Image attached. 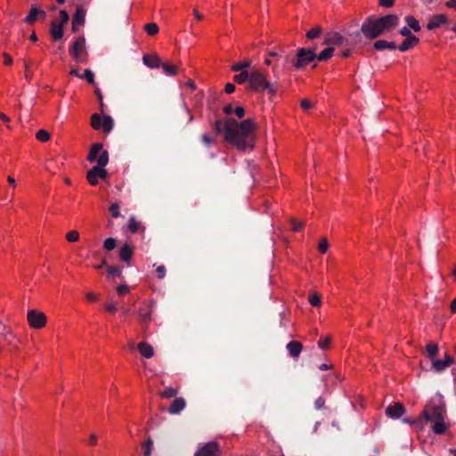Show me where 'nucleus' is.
Returning <instances> with one entry per match:
<instances>
[{"mask_svg":"<svg viewBox=\"0 0 456 456\" xmlns=\"http://www.w3.org/2000/svg\"><path fill=\"white\" fill-rule=\"evenodd\" d=\"M448 22V18L445 14H436L430 17L428 23L427 24V28L428 30H434L439 28L443 24H446Z\"/></svg>","mask_w":456,"mask_h":456,"instance_id":"4468645a","label":"nucleus"},{"mask_svg":"<svg viewBox=\"0 0 456 456\" xmlns=\"http://www.w3.org/2000/svg\"><path fill=\"white\" fill-rule=\"evenodd\" d=\"M103 247L106 250L110 251L116 248V240L114 238H108L104 240Z\"/></svg>","mask_w":456,"mask_h":456,"instance_id":"c03bdc74","label":"nucleus"},{"mask_svg":"<svg viewBox=\"0 0 456 456\" xmlns=\"http://www.w3.org/2000/svg\"><path fill=\"white\" fill-rule=\"evenodd\" d=\"M167 76H175L176 73V67L168 63H161L160 65Z\"/></svg>","mask_w":456,"mask_h":456,"instance_id":"4c0bfd02","label":"nucleus"},{"mask_svg":"<svg viewBox=\"0 0 456 456\" xmlns=\"http://www.w3.org/2000/svg\"><path fill=\"white\" fill-rule=\"evenodd\" d=\"M177 394L178 389L169 387L165 388V390H163L162 392H160L159 395L162 398H172L176 396Z\"/></svg>","mask_w":456,"mask_h":456,"instance_id":"2f4dec72","label":"nucleus"},{"mask_svg":"<svg viewBox=\"0 0 456 456\" xmlns=\"http://www.w3.org/2000/svg\"><path fill=\"white\" fill-rule=\"evenodd\" d=\"M201 141H202V142H203V143H205L206 145H209V144H211V143L214 142L213 138H212V137H210V136H209V135H208V134H202V135H201Z\"/></svg>","mask_w":456,"mask_h":456,"instance_id":"0e129e2a","label":"nucleus"},{"mask_svg":"<svg viewBox=\"0 0 456 456\" xmlns=\"http://www.w3.org/2000/svg\"><path fill=\"white\" fill-rule=\"evenodd\" d=\"M2 338L4 341H6L8 344H12V338H14V335L11 330H7L6 332L2 333Z\"/></svg>","mask_w":456,"mask_h":456,"instance_id":"603ef678","label":"nucleus"},{"mask_svg":"<svg viewBox=\"0 0 456 456\" xmlns=\"http://www.w3.org/2000/svg\"><path fill=\"white\" fill-rule=\"evenodd\" d=\"M137 349L140 352V354L145 358L149 359L154 355L153 347L146 342H140L137 345Z\"/></svg>","mask_w":456,"mask_h":456,"instance_id":"4be33fe9","label":"nucleus"},{"mask_svg":"<svg viewBox=\"0 0 456 456\" xmlns=\"http://www.w3.org/2000/svg\"><path fill=\"white\" fill-rule=\"evenodd\" d=\"M86 299L90 302H95L98 300V296L95 293L89 292L86 294Z\"/></svg>","mask_w":456,"mask_h":456,"instance_id":"338daca9","label":"nucleus"},{"mask_svg":"<svg viewBox=\"0 0 456 456\" xmlns=\"http://www.w3.org/2000/svg\"><path fill=\"white\" fill-rule=\"evenodd\" d=\"M39 9L36 5H32L28 14L24 19L27 24H33L38 19Z\"/></svg>","mask_w":456,"mask_h":456,"instance_id":"a878e982","label":"nucleus"},{"mask_svg":"<svg viewBox=\"0 0 456 456\" xmlns=\"http://www.w3.org/2000/svg\"><path fill=\"white\" fill-rule=\"evenodd\" d=\"M399 34L403 37H404L405 38L406 37H414L415 35H413L410 29V28L408 26L406 27H403L400 30H399Z\"/></svg>","mask_w":456,"mask_h":456,"instance_id":"864d4df0","label":"nucleus"},{"mask_svg":"<svg viewBox=\"0 0 456 456\" xmlns=\"http://www.w3.org/2000/svg\"><path fill=\"white\" fill-rule=\"evenodd\" d=\"M69 53L73 60L80 63H87L88 53L86 49V38L77 37L69 48Z\"/></svg>","mask_w":456,"mask_h":456,"instance_id":"39448f33","label":"nucleus"},{"mask_svg":"<svg viewBox=\"0 0 456 456\" xmlns=\"http://www.w3.org/2000/svg\"><path fill=\"white\" fill-rule=\"evenodd\" d=\"M128 291H129V288L127 285H119L117 287V292L120 296L126 294Z\"/></svg>","mask_w":456,"mask_h":456,"instance_id":"bf43d9fd","label":"nucleus"},{"mask_svg":"<svg viewBox=\"0 0 456 456\" xmlns=\"http://www.w3.org/2000/svg\"><path fill=\"white\" fill-rule=\"evenodd\" d=\"M235 88H236V87H235V86H234L233 84H232V83H227V84L225 85V89H224V90H225V93H226V94H232V93H233V92L235 91Z\"/></svg>","mask_w":456,"mask_h":456,"instance_id":"69168bd1","label":"nucleus"},{"mask_svg":"<svg viewBox=\"0 0 456 456\" xmlns=\"http://www.w3.org/2000/svg\"><path fill=\"white\" fill-rule=\"evenodd\" d=\"M153 441L151 438H148L146 442L142 444V447L144 449L143 456H150L151 454V449H152Z\"/></svg>","mask_w":456,"mask_h":456,"instance_id":"ea45409f","label":"nucleus"},{"mask_svg":"<svg viewBox=\"0 0 456 456\" xmlns=\"http://www.w3.org/2000/svg\"><path fill=\"white\" fill-rule=\"evenodd\" d=\"M248 87L255 92L267 90L268 94L272 96L277 92L274 84L267 81L265 75L257 69L250 71Z\"/></svg>","mask_w":456,"mask_h":456,"instance_id":"7ed1b4c3","label":"nucleus"},{"mask_svg":"<svg viewBox=\"0 0 456 456\" xmlns=\"http://www.w3.org/2000/svg\"><path fill=\"white\" fill-rule=\"evenodd\" d=\"M405 412V408L403 403H395L394 405H389L386 409V414L392 419H398Z\"/></svg>","mask_w":456,"mask_h":456,"instance_id":"ddd939ff","label":"nucleus"},{"mask_svg":"<svg viewBox=\"0 0 456 456\" xmlns=\"http://www.w3.org/2000/svg\"><path fill=\"white\" fill-rule=\"evenodd\" d=\"M319 251L322 253V254H324L327 252L328 248H329V243H328V240L326 239H323L320 244H319Z\"/></svg>","mask_w":456,"mask_h":456,"instance_id":"5fc2aeb1","label":"nucleus"},{"mask_svg":"<svg viewBox=\"0 0 456 456\" xmlns=\"http://www.w3.org/2000/svg\"><path fill=\"white\" fill-rule=\"evenodd\" d=\"M144 29L149 36H155L159 32V26L156 23H147Z\"/></svg>","mask_w":456,"mask_h":456,"instance_id":"72a5a7b5","label":"nucleus"},{"mask_svg":"<svg viewBox=\"0 0 456 456\" xmlns=\"http://www.w3.org/2000/svg\"><path fill=\"white\" fill-rule=\"evenodd\" d=\"M60 19H61V22L59 24H62V26H64L66 23H68V21L69 20V15L65 10H61L60 11Z\"/></svg>","mask_w":456,"mask_h":456,"instance_id":"3c124183","label":"nucleus"},{"mask_svg":"<svg viewBox=\"0 0 456 456\" xmlns=\"http://www.w3.org/2000/svg\"><path fill=\"white\" fill-rule=\"evenodd\" d=\"M454 362V358L450 354H445L444 360L435 359L431 363V370L436 373H441L444 371Z\"/></svg>","mask_w":456,"mask_h":456,"instance_id":"9b49d317","label":"nucleus"},{"mask_svg":"<svg viewBox=\"0 0 456 456\" xmlns=\"http://www.w3.org/2000/svg\"><path fill=\"white\" fill-rule=\"evenodd\" d=\"M213 128L216 134H223L225 142L240 151L254 148L256 124L251 118L240 123L232 118L217 119Z\"/></svg>","mask_w":456,"mask_h":456,"instance_id":"f257e3e1","label":"nucleus"},{"mask_svg":"<svg viewBox=\"0 0 456 456\" xmlns=\"http://www.w3.org/2000/svg\"><path fill=\"white\" fill-rule=\"evenodd\" d=\"M128 230L132 233H135L140 230V224L135 220L134 216H131L129 219Z\"/></svg>","mask_w":456,"mask_h":456,"instance_id":"e433bc0d","label":"nucleus"},{"mask_svg":"<svg viewBox=\"0 0 456 456\" xmlns=\"http://www.w3.org/2000/svg\"><path fill=\"white\" fill-rule=\"evenodd\" d=\"M104 307L108 312L112 314H114L117 311V305L115 303L104 304Z\"/></svg>","mask_w":456,"mask_h":456,"instance_id":"052dcab7","label":"nucleus"},{"mask_svg":"<svg viewBox=\"0 0 456 456\" xmlns=\"http://www.w3.org/2000/svg\"><path fill=\"white\" fill-rule=\"evenodd\" d=\"M142 61L147 67L151 69H156L161 65V61L157 55L144 54L142 57Z\"/></svg>","mask_w":456,"mask_h":456,"instance_id":"412c9836","label":"nucleus"},{"mask_svg":"<svg viewBox=\"0 0 456 456\" xmlns=\"http://www.w3.org/2000/svg\"><path fill=\"white\" fill-rule=\"evenodd\" d=\"M301 108L305 110H307L312 108V102L308 101L307 99H303L301 101Z\"/></svg>","mask_w":456,"mask_h":456,"instance_id":"680f3d73","label":"nucleus"},{"mask_svg":"<svg viewBox=\"0 0 456 456\" xmlns=\"http://www.w3.org/2000/svg\"><path fill=\"white\" fill-rule=\"evenodd\" d=\"M28 322L33 329H42L46 323V316L43 312L30 310L28 312Z\"/></svg>","mask_w":456,"mask_h":456,"instance_id":"6e6552de","label":"nucleus"},{"mask_svg":"<svg viewBox=\"0 0 456 456\" xmlns=\"http://www.w3.org/2000/svg\"><path fill=\"white\" fill-rule=\"evenodd\" d=\"M66 239L69 242H75L79 240V233L76 230H71L66 234Z\"/></svg>","mask_w":456,"mask_h":456,"instance_id":"79ce46f5","label":"nucleus"},{"mask_svg":"<svg viewBox=\"0 0 456 456\" xmlns=\"http://www.w3.org/2000/svg\"><path fill=\"white\" fill-rule=\"evenodd\" d=\"M361 32L365 38L370 40L375 39L384 34L377 18L373 16L366 18L361 26Z\"/></svg>","mask_w":456,"mask_h":456,"instance_id":"20e7f679","label":"nucleus"},{"mask_svg":"<svg viewBox=\"0 0 456 456\" xmlns=\"http://www.w3.org/2000/svg\"><path fill=\"white\" fill-rule=\"evenodd\" d=\"M194 456H220V446L215 441L208 442L200 448Z\"/></svg>","mask_w":456,"mask_h":456,"instance_id":"1a4fd4ad","label":"nucleus"},{"mask_svg":"<svg viewBox=\"0 0 456 456\" xmlns=\"http://www.w3.org/2000/svg\"><path fill=\"white\" fill-rule=\"evenodd\" d=\"M81 78H85L90 85L94 86L95 80H94V72L89 69H86L84 74L82 75Z\"/></svg>","mask_w":456,"mask_h":456,"instance_id":"f704fd0d","label":"nucleus"},{"mask_svg":"<svg viewBox=\"0 0 456 456\" xmlns=\"http://www.w3.org/2000/svg\"><path fill=\"white\" fill-rule=\"evenodd\" d=\"M139 317L144 326H147L151 321V310L147 307H140L138 311Z\"/></svg>","mask_w":456,"mask_h":456,"instance_id":"b1692460","label":"nucleus"},{"mask_svg":"<svg viewBox=\"0 0 456 456\" xmlns=\"http://www.w3.org/2000/svg\"><path fill=\"white\" fill-rule=\"evenodd\" d=\"M348 40L342 37L338 32H331L328 34L325 37L324 44L325 45H346Z\"/></svg>","mask_w":456,"mask_h":456,"instance_id":"f8f14e48","label":"nucleus"},{"mask_svg":"<svg viewBox=\"0 0 456 456\" xmlns=\"http://www.w3.org/2000/svg\"><path fill=\"white\" fill-rule=\"evenodd\" d=\"M50 133L45 129H40L36 134V138L40 142H47L50 139Z\"/></svg>","mask_w":456,"mask_h":456,"instance_id":"c9c22d12","label":"nucleus"},{"mask_svg":"<svg viewBox=\"0 0 456 456\" xmlns=\"http://www.w3.org/2000/svg\"><path fill=\"white\" fill-rule=\"evenodd\" d=\"M334 48L327 47L322 50L318 55H316V59L318 61H328L333 55Z\"/></svg>","mask_w":456,"mask_h":456,"instance_id":"cd10ccee","label":"nucleus"},{"mask_svg":"<svg viewBox=\"0 0 456 456\" xmlns=\"http://www.w3.org/2000/svg\"><path fill=\"white\" fill-rule=\"evenodd\" d=\"M236 116L240 118H242L245 116V110L242 107H237L234 110Z\"/></svg>","mask_w":456,"mask_h":456,"instance_id":"e2e57ef3","label":"nucleus"},{"mask_svg":"<svg viewBox=\"0 0 456 456\" xmlns=\"http://www.w3.org/2000/svg\"><path fill=\"white\" fill-rule=\"evenodd\" d=\"M324 404H325V400L324 398H322V396L318 397L315 401H314V408L316 410H321L324 407Z\"/></svg>","mask_w":456,"mask_h":456,"instance_id":"4d7b16f0","label":"nucleus"},{"mask_svg":"<svg viewBox=\"0 0 456 456\" xmlns=\"http://www.w3.org/2000/svg\"><path fill=\"white\" fill-rule=\"evenodd\" d=\"M314 51V48H299L296 57L291 60L293 66L298 69L305 67L307 64L314 61L316 59Z\"/></svg>","mask_w":456,"mask_h":456,"instance_id":"423d86ee","label":"nucleus"},{"mask_svg":"<svg viewBox=\"0 0 456 456\" xmlns=\"http://www.w3.org/2000/svg\"><path fill=\"white\" fill-rule=\"evenodd\" d=\"M63 33H64V30H63L62 24H58L55 20H53L51 22V29H50V34H51L52 37L54 40H59L63 37Z\"/></svg>","mask_w":456,"mask_h":456,"instance_id":"aec40b11","label":"nucleus"},{"mask_svg":"<svg viewBox=\"0 0 456 456\" xmlns=\"http://www.w3.org/2000/svg\"><path fill=\"white\" fill-rule=\"evenodd\" d=\"M373 47L379 51L387 49V40H378L374 43Z\"/></svg>","mask_w":456,"mask_h":456,"instance_id":"49530a36","label":"nucleus"},{"mask_svg":"<svg viewBox=\"0 0 456 456\" xmlns=\"http://www.w3.org/2000/svg\"><path fill=\"white\" fill-rule=\"evenodd\" d=\"M3 56H4V64L5 65H12V58L11 57V55H9L6 53H4Z\"/></svg>","mask_w":456,"mask_h":456,"instance_id":"774afa93","label":"nucleus"},{"mask_svg":"<svg viewBox=\"0 0 456 456\" xmlns=\"http://www.w3.org/2000/svg\"><path fill=\"white\" fill-rule=\"evenodd\" d=\"M156 273H157V277L159 279H164V277L166 276V267L164 265H159L157 268H156Z\"/></svg>","mask_w":456,"mask_h":456,"instance_id":"6e6d98bb","label":"nucleus"},{"mask_svg":"<svg viewBox=\"0 0 456 456\" xmlns=\"http://www.w3.org/2000/svg\"><path fill=\"white\" fill-rule=\"evenodd\" d=\"M395 4V0H379V4L382 7L389 8Z\"/></svg>","mask_w":456,"mask_h":456,"instance_id":"13d9d810","label":"nucleus"},{"mask_svg":"<svg viewBox=\"0 0 456 456\" xmlns=\"http://www.w3.org/2000/svg\"><path fill=\"white\" fill-rule=\"evenodd\" d=\"M102 143H94L92 145L89 154L87 156V160L90 162L97 161V156L101 152H102Z\"/></svg>","mask_w":456,"mask_h":456,"instance_id":"5701e85b","label":"nucleus"},{"mask_svg":"<svg viewBox=\"0 0 456 456\" xmlns=\"http://www.w3.org/2000/svg\"><path fill=\"white\" fill-rule=\"evenodd\" d=\"M102 117L98 113H94L91 117V126L94 129L98 130L102 127Z\"/></svg>","mask_w":456,"mask_h":456,"instance_id":"7c9ffc66","label":"nucleus"},{"mask_svg":"<svg viewBox=\"0 0 456 456\" xmlns=\"http://www.w3.org/2000/svg\"><path fill=\"white\" fill-rule=\"evenodd\" d=\"M183 115L187 118L184 126H186L187 124H189L190 122H191L193 120V115L191 113V111L189 110V109L186 107V106H183Z\"/></svg>","mask_w":456,"mask_h":456,"instance_id":"de8ad7c7","label":"nucleus"},{"mask_svg":"<svg viewBox=\"0 0 456 456\" xmlns=\"http://www.w3.org/2000/svg\"><path fill=\"white\" fill-rule=\"evenodd\" d=\"M107 273L110 276L122 277V268L119 266H110L107 269Z\"/></svg>","mask_w":456,"mask_h":456,"instance_id":"a19ab883","label":"nucleus"},{"mask_svg":"<svg viewBox=\"0 0 456 456\" xmlns=\"http://www.w3.org/2000/svg\"><path fill=\"white\" fill-rule=\"evenodd\" d=\"M380 28L385 33L386 31H390L394 28H395L398 25L399 18L395 14H387L379 18H377Z\"/></svg>","mask_w":456,"mask_h":456,"instance_id":"9d476101","label":"nucleus"},{"mask_svg":"<svg viewBox=\"0 0 456 456\" xmlns=\"http://www.w3.org/2000/svg\"><path fill=\"white\" fill-rule=\"evenodd\" d=\"M251 66L250 61H245L242 62L235 63L232 66V70L234 72L238 71H247L246 69L249 68Z\"/></svg>","mask_w":456,"mask_h":456,"instance_id":"c756f323","label":"nucleus"},{"mask_svg":"<svg viewBox=\"0 0 456 456\" xmlns=\"http://www.w3.org/2000/svg\"><path fill=\"white\" fill-rule=\"evenodd\" d=\"M446 414L444 405L430 402L422 411L421 416L426 421L434 422L432 430L436 435H442L446 431L444 417Z\"/></svg>","mask_w":456,"mask_h":456,"instance_id":"f03ea898","label":"nucleus"},{"mask_svg":"<svg viewBox=\"0 0 456 456\" xmlns=\"http://www.w3.org/2000/svg\"><path fill=\"white\" fill-rule=\"evenodd\" d=\"M404 20L410 29H412L414 32H419L421 29L419 20L413 16L408 15L405 16Z\"/></svg>","mask_w":456,"mask_h":456,"instance_id":"393cba45","label":"nucleus"},{"mask_svg":"<svg viewBox=\"0 0 456 456\" xmlns=\"http://www.w3.org/2000/svg\"><path fill=\"white\" fill-rule=\"evenodd\" d=\"M330 341H331L330 337H326L324 339L321 338L318 341V346L322 349H326L329 347Z\"/></svg>","mask_w":456,"mask_h":456,"instance_id":"09e8293b","label":"nucleus"},{"mask_svg":"<svg viewBox=\"0 0 456 456\" xmlns=\"http://www.w3.org/2000/svg\"><path fill=\"white\" fill-rule=\"evenodd\" d=\"M290 223H291V229L293 232H298L304 227L303 222H297L295 219H291Z\"/></svg>","mask_w":456,"mask_h":456,"instance_id":"8fccbe9b","label":"nucleus"},{"mask_svg":"<svg viewBox=\"0 0 456 456\" xmlns=\"http://www.w3.org/2000/svg\"><path fill=\"white\" fill-rule=\"evenodd\" d=\"M419 42V39L416 36L406 37L398 46V49L401 52H407L408 50L413 48Z\"/></svg>","mask_w":456,"mask_h":456,"instance_id":"a211bd4d","label":"nucleus"},{"mask_svg":"<svg viewBox=\"0 0 456 456\" xmlns=\"http://www.w3.org/2000/svg\"><path fill=\"white\" fill-rule=\"evenodd\" d=\"M289 355L293 358H297L302 351L303 345L299 341L292 340L286 346Z\"/></svg>","mask_w":456,"mask_h":456,"instance_id":"f3484780","label":"nucleus"},{"mask_svg":"<svg viewBox=\"0 0 456 456\" xmlns=\"http://www.w3.org/2000/svg\"><path fill=\"white\" fill-rule=\"evenodd\" d=\"M110 211L111 212L112 217L118 218L120 216L119 204L117 202L112 203L110 207Z\"/></svg>","mask_w":456,"mask_h":456,"instance_id":"a18cd8bd","label":"nucleus"},{"mask_svg":"<svg viewBox=\"0 0 456 456\" xmlns=\"http://www.w3.org/2000/svg\"><path fill=\"white\" fill-rule=\"evenodd\" d=\"M133 253H134L133 247L130 246L129 244L126 243L119 248V252H118L119 258L126 263H129V261L133 256Z\"/></svg>","mask_w":456,"mask_h":456,"instance_id":"6ab92c4d","label":"nucleus"},{"mask_svg":"<svg viewBox=\"0 0 456 456\" xmlns=\"http://www.w3.org/2000/svg\"><path fill=\"white\" fill-rule=\"evenodd\" d=\"M86 11L83 7L77 6L72 19V31L76 32L78 26L85 23Z\"/></svg>","mask_w":456,"mask_h":456,"instance_id":"2eb2a0df","label":"nucleus"},{"mask_svg":"<svg viewBox=\"0 0 456 456\" xmlns=\"http://www.w3.org/2000/svg\"><path fill=\"white\" fill-rule=\"evenodd\" d=\"M428 356L433 361L438 354V346L435 343H429L426 346Z\"/></svg>","mask_w":456,"mask_h":456,"instance_id":"c85d7f7f","label":"nucleus"},{"mask_svg":"<svg viewBox=\"0 0 456 456\" xmlns=\"http://www.w3.org/2000/svg\"><path fill=\"white\" fill-rule=\"evenodd\" d=\"M102 127L103 132L106 134L111 132L114 127L113 118L109 115L104 116L102 124Z\"/></svg>","mask_w":456,"mask_h":456,"instance_id":"bb28decb","label":"nucleus"},{"mask_svg":"<svg viewBox=\"0 0 456 456\" xmlns=\"http://www.w3.org/2000/svg\"><path fill=\"white\" fill-rule=\"evenodd\" d=\"M186 406V402L182 397H176L171 403L168 412L173 415L179 414Z\"/></svg>","mask_w":456,"mask_h":456,"instance_id":"dca6fc26","label":"nucleus"},{"mask_svg":"<svg viewBox=\"0 0 456 456\" xmlns=\"http://www.w3.org/2000/svg\"><path fill=\"white\" fill-rule=\"evenodd\" d=\"M249 75H250V72L248 71H242L240 72V74L238 75H235L233 77V80L234 82H236L237 84H243L245 83L246 81H248L249 79Z\"/></svg>","mask_w":456,"mask_h":456,"instance_id":"473e14b6","label":"nucleus"},{"mask_svg":"<svg viewBox=\"0 0 456 456\" xmlns=\"http://www.w3.org/2000/svg\"><path fill=\"white\" fill-rule=\"evenodd\" d=\"M309 303L313 306H319L321 304V295L318 293H313L309 296Z\"/></svg>","mask_w":456,"mask_h":456,"instance_id":"37998d69","label":"nucleus"},{"mask_svg":"<svg viewBox=\"0 0 456 456\" xmlns=\"http://www.w3.org/2000/svg\"><path fill=\"white\" fill-rule=\"evenodd\" d=\"M109 162V153L107 151H104L100 154L98 160H97V166L94 167L92 169H90L87 172L86 178L91 185H96L98 184V179L99 176V171L100 167H104Z\"/></svg>","mask_w":456,"mask_h":456,"instance_id":"0eeeda50","label":"nucleus"},{"mask_svg":"<svg viewBox=\"0 0 456 456\" xmlns=\"http://www.w3.org/2000/svg\"><path fill=\"white\" fill-rule=\"evenodd\" d=\"M322 33V28L321 27H315L306 33V37L308 39H314L317 38Z\"/></svg>","mask_w":456,"mask_h":456,"instance_id":"58836bf2","label":"nucleus"}]
</instances>
